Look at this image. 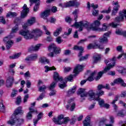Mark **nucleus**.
<instances>
[{
  "label": "nucleus",
  "mask_w": 126,
  "mask_h": 126,
  "mask_svg": "<svg viewBox=\"0 0 126 126\" xmlns=\"http://www.w3.org/2000/svg\"><path fill=\"white\" fill-rule=\"evenodd\" d=\"M116 33L117 35H123V32L120 30H117L116 31Z\"/></svg>",
  "instance_id": "64"
},
{
  "label": "nucleus",
  "mask_w": 126,
  "mask_h": 126,
  "mask_svg": "<svg viewBox=\"0 0 126 126\" xmlns=\"http://www.w3.org/2000/svg\"><path fill=\"white\" fill-rule=\"evenodd\" d=\"M46 40L48 42H52V41H53V37H52V36L49 35L47 37Z\"/></svg>",
  "instance_id": "63"
},
{
  "label": "nucleus",
  "mask_w": 126,
  "mask_h": 126,
  "mask_svg": "<svg viewBox=\"0 0 126 126\" xmlns=\"http://www.w3.org/2000/svg\"><path fill=\"white\" fill-rule=\"evenodd\" d=\"M42 27L43 30H45L46 35H51V32H50L48 30H47V27H46V26H43Z\"/></svg>",
  "instance_id": "49"
},
{
  "label": "nucleus",
  "mask_w": 126,
  "mask_h": 126,
  "mask_svg": "<svg viewBox=\"0 0 126 126\" xmlns=\"http://www.w3.org/2000/svg\"><path fill=\"white\" fill-rule=\"evenodd\" d=\"M95 74H96V71H94L91 74L90 76L88 78L87 80L90 82L93 81L94 80V75H95Z\"/></svg>",
  "instance_id": "30"
},
{
  "label": "nucleus",
  "mask_w": 126,
  "mask_h": 126,
  "mask_svg": "<svg viewBox=\"0 0 126 126\" xmlns=\"http://www.w3.org/2000/svg\"><path fill=\"white\" fill-rule=\"evenodd\" d=\"M73 50L80 51L79 54L78 55V57L80 58V57H81V56H82V53H83L84 48L82 46H78L77 45H75L74 46Z\"/></svg>",
  "instance_id": "16"
},
{
  "label": "nucleus",
  "mask_w": 126,
  "mask_h": 126,
  "mask_svg": "<svg viewBox=\"0 0 126 126\" xmlns=\"http://www.w3.org/2000/svg\"><path fill=\"white\" fill-rule=\"evenodd\" d=\"M17 16L16 12H9L6 15L7 17H15Z\"/></svg>",
  "instance_id": "32"
},
{
  "label": "nucleus",
  "mask_w": 126,
  "mask_h": 126,
  "mask_svg": "<svg viewBox=\"0 0 126 126\" xmlns=\"http://www.w3.org/2000/svg\"><path fill=\"white\" fill-rule=\"evenodd\" d=\"M64 116L63 114L59 115L57 118H53V122L56 125H63V123H62V120H63Z\"/></svg>",
  "instance_id": "11"
},
{
  "label": "nucleus",
  "mask_w": 126,
  "mask_h": 126,
  "mask_svg": "<svg viewBox=\"0 0 126 126\" xmlns=\"http://www.w3.org/2000/svg\"><path fill=\"white\" fill-rule=\"evenodd\" d=\"M70 70H71V68L70 67H67L64 69V72H68V71H70Z\"/></svg>",
  "instance_id": "59"
},
{
  "label": "nucleus",
  "mask_w": 126,
  "mask_h": 126,
  "mask_svg": "<svg viewBox=\"0 0 126 126\" xmlns=\"http://www.w3.org/2000/svg\"><path fill=\"white\" fill-rule=\"evenodd\" d=\"M89 57V54H87L86 56L81 57L79 59V62H81L82 61H85V60H87V59H88Z\"/></svg>",
  "instance_id": "39"
},
{
  "label": "nucleus",
  "mask_w": 126,
  "mask_h": 126,
  "mask_svg": "<svg viewBox=\"0 0 126 126\" xmlns=\"http://www.w3.org/2000/svg\"><path fill=\"white\" fill-rule=\"evenodd\" d=\"M62 30H63L62 28L57 29L54 32V36L55 37H58V36H59V35H60L61 33V32H62Z\"/></svg>",
  "instance_id": "28"
},
{
  "label": "nucleus",
  "mask_w": 126,
  "mask_h": 126,
  "mask_svg": "<svg viewBox=\"0 0 126 126\" xmlns=\"http://www.w3.org/2000/svg\"><path fill=\"white\" fill-rule=\"evenodd\" d=\"M125 14H126V10H123L119 12V16L115 17V22H123L125 19Z\"/></svg>",
  "instance_id": "8"
},
{
  "label": "nucleus",
  "mask_w": 126,
  "mask_h": 126,
  "mask_svg": "<svg viewBox=\"0 0 126 126\" xmlns=\"http://www.w3.org/2000/svg\"><path fill=\"white\" fill-rule=\"evenodd\" d=\"M122 82H124V80L121 78H119L114 80V83L117 84H119V83H122Z\"/></svg>",
  "instance_id": "38"
},
{
  "label": "nucleus",
  "mask_w": 126,
  "mask_h": 126,
  "mask_svg": "<svg viewBox=\"0 0 126 126\" xmlns=\"http://www.w3.org/2000/svg\"><path fill=\"white\" fill-rule=\"evenodd\" d=\"M39 5H40V2H38L35 4V6L33 7V11H34V12L38 11V9H39Z\"/></svg>",
  "instance_id": "37"
},
{
  "label": "nucleus",
  "mask_w": 126,
  "mask_h": 126,
  "mask_svg": "<svg viewBox=\"0 0 126 126\" xmlns=\"http://www.w3.org/2000/svg\"><path fill=\"white\" fill-rule=\"evenodd\" d=\"M108 30V24L104 23L102 25V28H99V30H98V31L99 32H102L104 31H107Z\"/></svg>",
  "instance_id": "27"
},
{
  "label": "nucleus",
  "mask_w": 126,
  "mask_h": 126,
  "mask_svg": "<svg viewBox=\"0 0 126 126\" xmlns=\"http://www.w3.org/2000/svg\"><path fill=\"white\" fill-rule=\"evenodd\" d=\"M17 90L15 89H13L12 93L11 94V97H15V96H16V95L17 94Z\"/></svg>",
  "instance_id": "45"
},
{
  "label": "nucleus",
  "mask_w": 126,
  "mask_h": 126,
  "mask_svg": "<svg viewBox=\"0 0 126 126\" xmlns=\"http://www.w3.org/2000/svg\"><path fill=\"white\" fill-rule=\"evenodd\" d=\"M56 93H57V92L56 91V90H52L51 92L49 94V95H50V96H54V95H55L56 94Z\"/></svg>",
  "instance_id": "58"
},
{
  "label": "nucleus",
  "mask_w": 126,
  "mask_h": 126,
  "mask_svg": "<svg viewBox=\"0 0 126 126\" xmlns=\"http://www.w3.org/2000/svg\"><path fill=\"white\" fill-rule=\"evenodd\" d=\"M40 47H41V44H36V45H32L29 48V52H37L39 51L40 49Z\"/></svg>",
  "instance_id": "15"
},
{
  "label": "nucleus",
  "mask_w": 126,
  "mask_h": 126,
  "mask_svg": "<svg viewBox=\"0 0 126 126\" xmlns=\"http://www.w3.org/2000/svg\"><path fill=\"white\" fill-rule=\"evenodd\" d=\"M26 85L28 88H30L31 87V82L28 80L26 82Z\"/></svg>",
  "instance_id": "57"
},
{
  "label": "nucleus",
  "mask_w": 126,
  "mask_h": 126,
  "mask_svg": "<svg viewBox=\"0 0 126 126\" xmlns=\"http://www.w3.org/2000/svg\"><path fill=\"white\" fill-rule=\"evenodd\" d=\"M83 66L81 65H77L74 69L73 72L75 74H78L80 71H82Z\"/></svg>",
  "instance_id": "18"
},
{
  "label": "nucleus",
  "mask_w": 126,
  "mask_h": 126,
  "mask_svg": "<svg viewBox=\"0 0 126 126\" xmlns=\"http://www.w3.org/2000/svg\"><path fill=\"white\" fill-rule=\"evenodd\" d=\"M79 2L77 1H69L64 3V7H69L70 6H78L79 5Z\"/></svg>",
  "instance_id": "10"
},
{
  "label": "nucleus",
  "mask_w": 126,
  "mask_h": 126,
  "mask_svg": "<svg viewBox=\"0 0 126 126\" xmlns=\"http://www.w3.org/2000/svg\"><path fill=\"white\" fill-rule=\"evenodd\" d=\"M78 95H80L81 98H80V100L82 102L83 100H85L84 97H87L89 96L90 97V100H96V95L94 93V91L91 90L89 91L88 93L85 91V89H80L78 91Z\"/></svg>",
  "instance_id": "4"
},
{
  "label": "nucleus",
  "mask_w": 126,
  "mask_h": 126,
  "mask_svg": "<svg viewBox=\"0 0 126 126\" xmlns=\"http://www.w3.org/2000/svg\"><path fill=\"white\" fill-rule=\"evenodd\" d=\"M73 77H75V74L72 75L71 74L68 76H67L64 78L65 81H73Z\"/></svg>",
  "instance_id": "25"
},
{
  "label": "nucleus",
  "mask_w": 126,
  "mask_h": 126,
  "mask_svg": "<svg viewBox=\"0 0 126 126\" xmlns=\"http://www.w3.org/2000/svg\"><path fill=\"white\" fill-rule=\"evenodd\" d=\"M76 91V86H74L71 89L68 91L67 95L68 96H71L72 94Z\"/></svg>",
  "instance_id": "24"
},
{
  "label": "nucleus",
  "mask_w": 126,
  "mask_h": 126,
  "mask_svg": "<svg viewBox=\"0 0 126 126\" xmlns=\"http://www.w3.org/2000/svg\"><path fill=\"white\" fill-rule=\"evenodd\" d=\"M21 55V53H17L14 55L9 56V59H10L11 60H15V59H18V58L20 57Z\"/></svg>",
  "instance_id": "35"
},
{
  "label": "nucleus",
  "mask_w": 126,
  "mask_h": 126,
  "mask_svg": "<svg viewBox=\"0 0 126 126\" xmlns=\"http://www.w3.org/2000/svg\"><path fill=\"white\" fill-rule=\"evenodd\" d=\"M103 13H110L111 12V7H109L108 10H103L101 11Z\"/></svg>",
  "instance_id": "53"
},
{
  "label": "nucleus",
  "mask_w": 126,
  "mask_h": 126,
  "mask_svg": "<svg viewBox=\"0 0 126 126\" xmlns=\"http://www.w3.org/2000/svg\"><path fill=\"white\" fill-rule=\"evenodd\" d=\"M101 25L100 21L95 20L92 24H90V23L87 21H81L80 22H75L74 24V27L76 28H79V31H82L83 30V27L86 28H90L93 31H99L100 28L99 27Z\"/></svg>",
  "instance_id": "2"
},
{
  "label": "nucleus",
  "mask_w": 126,
  "mask_h": 126,
  "mask_svg": "<svg viewBox=\"0 0 126 126\" xmlns=\"http://www.w3.org/2000/svg\"><path fill=\"white\" fill-rule=\"evenodd\" d=\"M36 22V18L32 17L28 20L27 23L23 25V30L20 31V35H22L24 37L25 39L29 40V39L34 38L35 40H37V38L42 36L43 32L39 29H35L32 30V31H29L28 29H27V27L31 26Z\"/></svg>",
  "instance_id": "1"
},
{
  "label": "nucleus",
  "mask_w": 126,
  "mask_h": 126,
  "mask_svg": "<svg viewBox=\"0 0 126 126\" xmlns=\"http://www.w3.org/2000/svg\"><path fill=\"white\" fill-rule=\"evenodd\" d=\"M14 81V78L13 77H9L8 78L6 81V85L7 87H11L12 86V83Z\"/></svg>",
  "instance_id": "17"
},
{
  "label": "nucleus",
  "mask_w": 126,
  "mask_h": 126,
  "mask_svg": "<svg viewBox=\"0 0 126 126\" xmlns=\"http://www.w3.org/2000/svg\"><path fill=\"white\" fill-rule=\"evenodd\" d=\"M96 101H98L99 105L101 107H103V105L105 104V101H104V99H102L99 98V100H95Z\"/></svg>",
  "instance_id": "43"
},
{
  "label": "nucleus",
  "mask_w": 126,
  "mask_h": 126,
  "mask_svg": "<svg viewBox=\"0 0 126 126\" xmlns=\"http://www.w3.org/2000/svg\"><path fill=\"white\" fill-rule=\"evenodd\" d=\"M110 61L112 62L111 63L108 64V65L104 68L103 71L98 72L97 76L95 78L96 81L99 80V79L102 77V75H103L104 73H106L107 71H109L111 68H113V67L115 66L116 63V57H113L112 60H110Z\"/></svg>",
  "instance_id": "5"
},
{
  "label": "nucleus",
  "mask_w": 126,
  "mask_h": 126,
  "mask_svg": "<svg viewBox=\"0 0 126 126\" xmlns=\"http://www.w3.org/2000/svg\"><path fill=\"white\" fill-rule=\"evenodd\" d=\"M105 92L104 91H99L97 92L96 93V100H99L100 96H102V95H104Z\"/></svg>",
  "instance_id": "31"
},
{
  "label": "nucleus",
  "mask_w": 126,
  "mask_h": 126,
  "mask_svg": "<svg viewBox=\"0 0 126 126\" xmlns=\"http://www.w3.org/2000/svg\"><path fill=\"white\" fill-rule=\"evenodd\" d=\"M59 87L62 89H63L64 87H66V83L63 82V84H60Z\"/></svg>",
  "instance_id": "48"
},
{
  "label": "nucleus",
  "mask_w": 126,
  "mask_h": 126,
  "mask_svg": "<svg viewBox=\"0 0 126 126\" xmlns=\"http://www.w3.org/2000/svg\"><path fill=\"white\" fill-rule=\"evenodd\" d=\"M0 111L2 112V113H4L5 111V108L3 105V100H0Z\"/></svg>",
  "instance_id": "29"
},
{
  "label": "nucleus",
  "mask_w": 126,
  "mask_h": 126,
  "mask_svg": "<svg viewBox=\"0 0 126 126\" xmlns=\"http://www.w3.org/2000/svg\"><path fill=\"white\" fill-rule=\"evenodd\" d=\"M38 59V55L37 54H31L30 56L25 59V61L29 62L30 61H36Z\"/></svg>",
  "instance_id": "14"
},
{
  "label": "nucleus",
  "mask_w": 126,
  "mask_h": 126,
  "mask_svg": "<svg viewBox=\"0 0 126 126\" xmlns=\"http://www.w3.org/2000/svg\"><path fill=\"white\" fill-rule=\"evenodd\" d=\"M30 112L29 113H31V114H32L33 113H37V110H34L32 108V106L29 108Z\"/></svg>",
  "instance_id": "55"
},
{
  "label": "nucleus",
  "mask_w": 126,
  "mask_h": 126,
  "mask_svg": "<svg viewBox=\"0 0 126 126\" xmlns=\"http://www.w3.org/2000/svg\"><path fill=\"white\" fill-rule=\"evenodd\" d=\"M117 51L118 52H122V50H123V47L122 46H118L116 48Z\"/></svg>",
  "instance_id": "62"
},
{
  "label": "nucleus",
  "mask_w": 126,
  "mask_h": 126,
  "mask_svg": "<svg viewBox=\"0 0 126 126\" xmlns=\"http://www.w3.org/2000/svg\"><path fill=\"white\" fill-rule=\"evenodd\" d=\"M77 12H78V10L77 9H76L72 13V14L74 15L75 17V20L76 22L77 21Z\"/></svg>",
  "instance_id": "41"
},
{
  "label": "nucleus",
  "mask_w": 126,
  "mask_h": 126,
  "mask_svg": "<svg viewBox=\"0 0 126 126\" xmlns=\"http://www.w3.org/2000/svg\"><path fill=\"white\" fill-rule=\"evenodd\" d=\"M99 14V11L98 10L94 9V11H93V15L94 16H97Z\"/></svg>",
  "instance_id": "51"
},
{
  "label": "nucleus",
  "mask_w": 126,
  "mask_h": 126,
  "mask_svg": "<svg viewBox=\"0 0 126 126\" xmlns=\"http://www.w3.org/2000/svg\"><path fill=\"white\" fill-rule=\"evenodd\" d=\"M53 79L54 81L50 85L49 87L50 90H53V89L56 87V84H57L59 81H63V77L60 76L59 73L55 72H54Z\"/></svg>",
  "instance_id": "7"
},
{
  "label": "nucleus",
  "mask_w": 126,
  "mask_h": 126,
  "mask_svg": "<svg viewBox=\"0 0 126 126\" xmlns=\"http://www.w3.org/2000/svg\"><path fill=\"white\" fill-rule=\"evenodd\" d=\"M120 8V5L115 6L113 8V10L112 11L111 15L112 16H115L117 13H118V11H119V9Z\"/></svg>",
  "instance_id": "22"
},
{
  "label": "nucleus",
  "mask_w": 126,
  "mask_h": 126,
  "mask_svg": "<svg viewBox=\"0 0 126 126\" xmlns=\"http://www.w3.org/2000/svg\"><path fill=\"white\" fill-rule=\"evenodd\" d=\"M99 42L100 44H104V43H108V38L106 36H102L99 38Z\"/></svg>",
  "instance_id": "23"
},
{
  "label": "nucleus",
  "mask_w": 126,
  "mask_h": 126,
  "mask_svg": "<svg viewBox=\"0 0 126 126\" xmlns=\"http://www.w3.org/2000/svg\"><path fill=\"white\" fill-rule=\"evenodd\" d=\"M83 123L84 126H90V117L87 116Z\"/></svg>",
  "instance_id": "21"
},
{
  "label": "nucleus",
  "mask_w": 126,
  "mask_h": 126,
  "mask_svg": "<svg viewBox=\"0 0 126 126\" xmlns=\"http://www.w3.org/2000/svg\"><path fill=\"white\" fill-rule=\"evenodd\" d=\"M3 42L6 44V48L7 50H9L11 47L13 45V41L10 39L9 36L5 37L3 39Z\"/></svg>",
  "instance_id": "9"
},
{
  "label": "nucleus",
  "mask_w": 126,
  "mask_h": 126,
  "mask_svg": "<svg viewBox=\"0 0 126 126\" xmlns=\"http://www.w3.org/2000/svg\"><path fill=\"white\" fill-rule=\"evenodd\" d=\"M109 119L111 124H114V123H115V118H114L113 116H110Z\"/></svg>",
  "instance_id": "54"
},
{
  "label": "nucleus",
  "mask_w": 126,
  "mask_h": 126,
  "mask_svg": "<svg viewBox=\"0 0 126 126\" xmlns=\"http://www.w3.org/2000/svg\"><path fill=\"white\" fill-rule=\"evenodd\" d=\"M47 87H46V86L43 85L42 86L39 87L38 91H39V92H43V91H45Z\"/></svg>",
  "instance_id": "42"
},
{
  "label": "nucleus",
  "mask_w": 126,
  "mask_h": 126,
  "mask_svg": "<svg viewBox=\"0 0 126 126\" xmlns=\"http://www.w3.org/2000/svg\"><path fill=\"white\" fill-rule=\"evenodd\" d=\"M18 31V25H16L12 29L11 33H16Z\"/></svg>",
  "instance_id": "40"
},
{
  "label": "nucleus",
  "mask_w": 126,
  "mask_h": 126,
  "mask_svg": "<svg viewBox=\"0 0 126 126\" xmlns=\"http://www.w3.org/2000/svg\"><path fill=\"white\" fill-rule=\"evenodd\" d=\"M0 22H1L3 24H5V20L3 17H0Z\"/></svg>",
  "instance_id": "60"
},
{
  "label": "nucleus",
  "mask_w": 126,
  "mask_h": 126,
  "mask_svg": "<svg viewBox=\"0 0 126 126\" xmlns=\"http://www.w3.org/2000/svg\"><path fill=\"white\" fill-rule=\"evenodd\" d=\"M32 113L31 112H28L26 115V119L27 120H32Z\"/></svg>",
  "instance_id": "46"
},
{
  "label": "nucleus",
  "mask_w": 126,
  "mask_h": 126,
  "mask_svg": "<svg viewBox=\"0 0 126 126\" xmlns=\"http://www.w3.org/2000/svg\"><path fill=\"white\" fill-rule=\"evenodd\" d=\"M88 50H91V49H100V50H103L104 49V46H101L97 44H90L87 46Z\"/></svg>",
  "instance_id": "13"
},
{
  "label": "nucleus",
  "mask_w": 126,
  "mask_h": 126,
  "mask_svg": "<svg viewBox=\"0 0 126 126\" xmlns=\"http://www.w3.org/2000/svg\"><path fill=\"white\" fill-rule=\"evenodd\" d=\"M16 103L17 105H19V104L21 103V97L20 96H19L17 98V101Z\"/></svg>",
  "instance_id": "56"
},
{
  "label": "nucleus",
  "mask_w": 126,
  "mask_h": 126,
  "mask_svg": "<svg viewBox=\"0 0 126 126\" xmlns=\"http://www.w3.org/2000/svg\"><path fill=\"white\" fill-rule=\"evenodd\" d=\"M23 113L24 111L22 110V107H18L16 110H15L10 119L7 122V124L10 125V126H20L21 125L24 124V119L17 117L18 114L23 115Z\"/></svg>",
  "instance_id": "3"
},
{
  "label": "nucleus",
  "mask_w": 126,
  "mask_h": 126,
  "mask_svg": "<svg viewBox=\"0 0 126 126\" xmlns=\"http://www.w3.org/2000/svg\"><path fill=\"white\" fill-rule=\"evenodd\" d=\"M101 60V55L96 54L93 57V63H97L99 61Z\"/></svg>",
  "instance_id": "19"
},
{
  "label": "nucleus",
  "mask_w": 126,
  "mask_h": 126,
  "mask_svg": "<svg viewBox=\"0 0 126 126\" xmlns=\"http://www.w3.org/2000/svg\"><path fill=\"white\" fill-rule=\"evenodd\" d=\"M48 50L50 53H48L47 55L48 57H50L51 58L55 57V55H58V54H61V48L57 47V46L54 44L49 45Z\"/></svg>",
  "instance_id": "6"
},
{
  "label": "nucleus",
  "mask_w": 126,
  "mask_h": 126,
  "mask_svg": "<svg viewBox=\"0 0 126 126\" xmlns=\"http://www.w3.org/2000/svg\"><path fill=\"white\" fill-rule=\"evenodd\" d=\"M103 88H105V86L103 85H98L97 86V89L98 91L101 90V89H103Z\"/></svg>",
  "instance_id": "61"
},
{
  "label": "nucleus",
  "mask_w": 126,
  "mask_h": 126,
  "mask_svg": "<svg viewBox=\"0 0 126 126\" xmlns=\"http://www.w3.org/2000/svg\"><path fill=\"white\" fill-rule=\"evenodd\" d=\"M66 108L67 109V110H70L71 112H72V111H74V109H75V103H73L71 104V107H70V105H69V104L67 105L66 106Z\"/></svg>",
  "instance_id": "26"
},
{
  "label": "nucleus",
  "mask_w": 126,
  "mask_h": 126,
  "mask_svg": "<svg viewBox=\"0 0 126 126\" xmlns=\"http://www.w3.org/2000/svg\"><path fill=\"white\" fill-rule=\"evenodd\" d=\"M108 121V120L106 118H102V119L99 122V126H103V125H105V123H106Z\"/></svg>",
  "instance_id": "36"
},
{
  "label": "nucleus",
  "mask_w": 126,
  "mask_h": 126,
  "mask_svg": "<svg viewBox=\"0 0 126 126\" xmlns=\"http://www.w3.org/2000/svg\"><path fill=\"white\" fill-rule=\"evenodd\" d=\"M45 72H48L50 70H56V67L55 66L49 67V66L46 65L45 66Z\"/></svg>",
  "instance_id": "34"
},
{
  "label": "nucleus",
  "mask_w": 126,
  "mask_h": 126,
  "mask_svg": "<svg viewBox=\"0 0 126 126\" xmlns=\"http://www.w3.org/2000/svg\"><path fill=\"white\" fill-rule=\"evenodd\" d=\"M68 122H69V118L66 117V118H64V119H63V120L61 123H62V125L63 124H67V123H68Z\"/></svg>",
  "instance_id": "44"
},
{
  "label": "nucleus",
  "mask_w": 126,
  "mask_h": 126,
  "mask_svg": "<svg viewBox=\"0 0 126 126\" xmlns=\"http://www.w3.org/2000/svg\"><path fill=\"white\" fill-rule=\"evenodd\" d=\"M23 10L21 12V18H24V17H26L27 14L29 12V8L27 7V5L25 4L24 6L23 7Z\"/></svg>",
  "instance_id": "12"
},
{
  "label": "nucleus",
  "mask_w": 126,
  "mask_h": 126,
  "mask_svg": "<svg viewBox=\"0 0 126 126\" xmlns=\"http://www.w3.org/2000/svg\"><path fill=\"white\" fill-rule=\"evenodd\" d=\"M39 62L41 63H49L50 61L45 57H41L39 59Z\"/></svg>",
  "instance_id": "33"
},
{
  "label": "nucleus",
  "mask_w": 126,
  "mask_h": 126,
  "mask_svg": "<svg viewBox=\"0 0 126 126\" xmlns=\"http://www.w3.org/2000/svg\"><path fill=\"white\" fill-rule=\"evenodd\" d=\"M45 97V94H41L38 97L36 98L37 101H40V100H42V99Z\"/></svg>",
  "instance_id": "50"
},
{
  "label": "nucleus",
  "mask_w": 126,
  "mask_h": 126,
  "mask_svg": "<svg viewBox=\"0 0 126 126\" xmlns=\"http://www.w3.org/2000/svg\"><path fill=\"white\" fill-rule=\"evenodd\" d=\"M56 42L58 44H61V43H62L63 40H62V37L61 36H59L56 38Z\"/></svg>",
  "instance_id": "52"
},
{
  "label": "nucleus",
  "mask_w": 126,
  "mask_h": 126,
  "mask_svg": "<svg viewBox=\"0 0 126 126\" xmlns=\"http://www.w3.org/2000/svg\"><path fill=\"white\" fill-rule=\"evenodd\" d=\"M116 102H117L116 100H113V101L111 102V104H112L113 107L115 111V112H117V110H118V106H117V105L116 104H115V103H116Z\"/></svg>",
  "instance_id": "47"
},
{
  "label": "nucleus",
  "mask_w": 126,
  "mask_h": 126,
  "mask_svg": "<svg viewBox=\"0 0 126 126\" xmlns=\"http://www.w3.org/2000/svg\"><path fill=\"white\" fill-rule=\"evenodd\" d=\"M51 11L50 10H46L44 12L41 13L40 16L42 18H46L47 16H49L50 15V12Z\"/></svg>",
  "instance_id": "20"
}]
</instances>
